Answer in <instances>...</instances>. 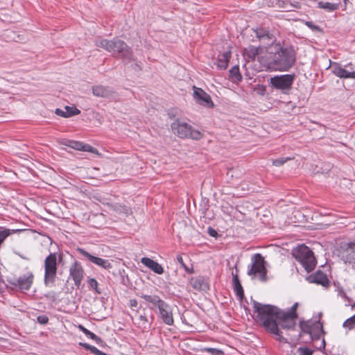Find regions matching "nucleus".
<instances>
[{
	"label": "nucleus",
	"instance_id": "nucleus-33",
	"mask_svg": "<svg viewBox=\"0 0 355 355\" xmlns=\"http://www.w3.org/2000/svg\"><path fill=\"white\" fill-rule=\"evenodd\" d=\"M313 351L308 347H299L297 353L299 355H312Z\"/></svg>",
	"mask_w": 355,
	"mask_h": 355
},
{
	"label": "nucleus",
	"instance_id": "nucleus-11",
	"mask_svg": "<svg viewBox=\"0 0 355 355\" xmlns=\"http://www.w3.org/2000/svg\"><path fill=\"white\" fill-rule=\"evenodd\" d=\"M159 315L163 322L167 325H173L174 320L173 309L169 304L163 301L158 306Z\"/></svg>",
	"mask_w": 355,
	"mask_h": 355
},
{
	"label": "nucleus",
	"instance_id": "nucleus-7",
	"mask_svg": "<svg viewBox=\"0 0 355 355\" xmlns=\"http://www.w3.org/2000/svg\"><path fill=\"white\" fill-rule=\"evenodd\" d=\"M267 270L265 266V261L260 254H255L252 258V264L249 267L248 275L259 276L262 282L266 281Z\"/></svg>",
	"mask_w": 355,
	"mask_h": 355
},
{
	"label": "nucleus",
	"instance_id": "nucleus-23",
	"mask_svg": "<svg viewBox=\"0 0 355 355\" xmlns=\"http://www.w3.org/2000/svg\"><path fill=\"white\" fill-rule=\"evenodd\" d=\"M233 276V285L234 291L237 296H239L241 299L243 297V290L242 286L240 283L237 274L232 273Z\"/></svg>",
	"mask_w": 355,
	"mask_h": 355
},
{
	"label": "nucleus",
	"instance_id": "nucleus-51",
	"mask_svg": "<svg viewBox=\"0 0 355 355\" xmlns=\"http://www.w3.org/2000/svg\"><path fill=\"white\" fill-rule=\"evenodd\" d=\"M262 92H265V87H262Z\"/></svg>",
	"mask_w": 355,
	"mask_h": 355
},
{
	"label": "nucleus",
	"instance_id": "nucleus-3",
	"mask_svg": "<svg viewBox=\"0 0 355 355\" xmlns=\"http://www.w3.org/2000/svg\"><path fill=\"white\" fill-rule=\"evenodd\" d=\"M95 44L111 53L112 55H119L121 57L132 59V53L128 45L122 40L118 38H114L112 40L98 37L95 40Z\"/></svg>",
	"mask_w": 355,
	"mask_h": 355
},
{
	"label": "nucleus",
	"instance_id": "nucleus-6",
	"mask_svg": "<svg viewBox=\"0 0 355 355\" xmlns=\"http://www.w3.org/2000/svg\"><path fill=\"white\" fill-rule=\"evenodd\" d=\"M171 129L174 134L181 138H191L198 140L202 137L200 132L197 130H193L191 125L179 119L175 120L171 123Z\"/></svg>",
	"mask_w": 355,
	"mask_h": 355
},
{
	"label": "nucleus",
	"instance_id": "nucleus-25",
	"mask_svg": "<svg viewBox=\"0 0 355 355\" xmlns=\"http://www.w3.org/2000/svg\"><path fill=\"white\" fill-rule=\"evenodd\" d=\"M230 76L234 82H239L241 80L242 76L240 73L239 67L238 66H234L230 70Z\"/></svg>",
	"mask_w": 355,
	"mask_h": 355
},
{
	"label": "nucleus",
	"instance_id": "nucleus-46",
	"mask_svg": "<svg viewBox=\"0 0 355 355\" xmlns=\"http://www.w3.org/2000/svg\"><path fill=\"white\" fill-rule=\"evenodd\" d=\"M89 334H87V336H89L91 339L94 340L96 338V335L92 331H89Z\"/></svg>",
	"mask_w": 355,
	"mask_h": 355
},
{
	"label": "nucleus",
	"instance_id": "nucleus-19",
	"mask_svg": "<svg viewBox=\"0 0 355 355\" xmlns=\"http://www.w3.org/2000/svg\"><path fill=\"white\" fill-rule=\"evenodd\" d=\"M112 90L105 86L96 85L92 87V93L97 97L107 98L112 94Z\"/></svg>",
	"mask_w": 355,
	"mask_h": 355
},
{
	"label": "nucleus",
	"instance_id": "nucleus-2",
	"mask_svg": "<svg viewBox=\"0 0 355 355\" xmlns=\"http://www.w3.org/2000/svg\"><path fill=\"white\" fill-rule=\"evenodd\" d=\"M268 51L272 54L268 67L275 71H288L295 62V52L293 47H282L279 44H275L268 48Z\"/></svg>",
	"mask_w": 355,
	"mask_h": 355
},
{
	"label": "nucleus",
	"instance_id": "nucleus-38",
	"mask_svg": "<svg viewBox=\"0 0 355 355\" xmlns=\"http://www.w3.org/2000/svg\"><path fill=\"white\" fill-rule=\"evenodd\" d=\"M257 37L259 38V40H265V39L272 40V38H270V35L268 33H263L262 34L259 32H257Z\"/></svg>",
	"mask_w": 355,
	"mask_h": 355
},
{
	"label": "nucleus",
	"instance_id": "nucleus-24",
	"mask_svg": "<svg viewBox=\"0 0 355 355\" xmlns=\"http://www.w3.org/2000/svg\"><path fill=\"white\" fill-rule=\"evenodd\" d=\"M136 323L138 326L141 328L144 331L147 330L150 328V323L147 317L144 315H139L136 318Z\"/></svg>",
	"mask_w": 355,
	"mask_h": 355
},
{
	"label": "nucleus",
	"instance_id": "nucleus-13",
	"mask_svg": "<svg viewBox=\"0 0 355 355\" xmlns=\"http://www.w3.org/2000/svg\"><path fill=\"white\" fill-rule=\"evenodd\" d=\"M331 68L333 73L340 78L355 79V71H349L337 62L331 64Z\"/></svg>",
	"mask_w": 355,
	"mask_h": 355
},
{
	"label": "nucleus",
	"instance_id": "nucleus-4",
	"mask_svg": "<svg viewBox=\"0 0 355 355\" xmlns=\"http://www.w3.org/2000/svg\"><path fill=\"white\" fill-rule=\"evenodd\" d=\"M58 259H62V254L51 252L44 261V283L46 286L53 284L55 280L58 270Z\"/></svg>",
	"mask_w": 355,
	"mask_h": 355
},
{
	"label": "nucleus",
	"instance_id": "nucleus-47",
	"mask_svg": "<svg viewBox=\"0 0 355 355\" xmlns=\"http://www.w3.org/2000/svg\"><path fill=\"white\" fill-rule=\"evenodd\" d=\"M94 340L97 344H101L103 343V340L100 337H98V336H96V338L95 339H94Z\"/></svg>",
	"mask_w": 355,
	"mask_h": 355
},
{
	"label": "nucleus",
	"instance_id": "nucleus-20",
	"mask_svg": "<svg viewBox=\"0 0 355 355\" xmlns=\"http://www.w3.org/2000/svg\"><path fill=\"white\" fill-rule=\"evenodd\" d=\"M309 279L311 282L321 284L323 286H327L329 283L327 275L321 271H317L315 273L311 275Z\"/></svg>",
	"mask_w": 355,
	"mask_h": 355
},
{
	"label": "nucleus",
	"instance_id": "nucleus-43",
	"mask_svg": "<svg viewBox=\"0 0 355 355\" xmlns=\"http://www.w3.org/2000/svg\"><path fill=\"white\" fill-rule=\"evenodd\" d=\"M90 352L95 355H99V354L101 353V350H99L94 346H92V347H91Z\"/></svg>",
	"mask_w": 355,
	"mask_h": 355
},
{
	"label": "nucleus",
	"instance_id": "nucleus-36",
	"mask_svg": "<svg viewBox=\"0 0 355 355\" xmlns=\"http://www.w3.org/2000/svg\"><path fill=\"white\" fill-rule=\"evenodd\" d=\"M82 151H87V152H90V153H98V150L96 148L91 146L90 145H88V144H84L83 145V150Z\"/></svg>",
	"mask_w": 355,
	"mask_h": 355
},
{
	"label": "nucleus",
	"instance_id": "nucleus-41",
	"mask_svg": "<svg viewBox=\"0 0 355 355\" xmlns=\"http://www.w3.org/2000/svg\"><path fill=\"white\" fill-rule=\"evenodd\" d=\"M208 233L211 236L216 237L218 235L217 232L211 227L208 230Z\"/></svg>",
	"mask_w": 355,
	"mask_h": 355
},
{
	"label": "nucleus",
	"instance_id": "nucleus-8",
	"mask_svg": "<svg viewBox=\"0 0 355 355\" xmlns=\"http://www.w3.org/2000/svg\"><path fill=\"white\" fill-rule=\"evenodd\" d=\"M294 80V76L291 74H285L281 76H275L270 78V83L272 87L280 90H288Z\"/></svg>",
	"mask_w": 355,
	"mask_h": 355
},
{
	"label": "nucleus",
	"instance_id": "nucleus-17",
	"mask_svg": "<svg viewBox=\"0 0 355 355\" xmlns=\"http://www.w3.org/2000/svg\"><path fill=\"white\" fill-rule=\"evenodd\" d=\"M276 5L279 8L285 11H291L293 8H300L301 5L298 1L291 2L289 0H277Z\"/></svg>",
	"mask_w": 355,
	"mask_h": 355
},
{
	"label": "nucleus",
	"instance_id": "nucleus-28",
	"mask_svg": "<svg viewBox=\"0 0 355 355\" xmlns=\"http://www.w3.org/2000/svg\"><path fill=\"white\" fill-rule=\"evenodd\" d=\"M64 145L77 150H83L84 144L77 141L69 140Z\"/></svg>",
	"mask_w": 355,
	"mask_h": 355
},
{
	"label": "nucleus",
	"instance_id": "nucleus-16",
	"mask_svg": "<svg viewBox=\"0 0 355 355\" xmlns=\"http://www.w3.org/2000/svg\"><path fill=\"white\" fill-rule=\"evenodd\" d=\"M190 284L197 291H206L209 289V284L203 277L191 278Z\"/></svg>",
	"mask_w": 355,
	"mask_h": 355
},
{
	"label": "nucleus",
	"instance_id": "nucleus-48",
	"mask_svg": "<svg viewBox=\"0 0 355 355\" xmlns=\"http://www.w3.org/2000/svg\"><path fill=\"white\" fill-rule=\"evenodd\" d=\"M214 350H216V349H212V348H209V349H208V351H209V352H211V351H214Z\"/></svg>",
	"mask_w": 355,
	"mask_h": 355
},
{
	"label": "nucleus",
	"instance_id": "nucleus-10",
	"mask_svg": "<svg viewBox=\"0 0 355 355\" xmlns=\"http://www.w3.org/2000/svg\"><path fill=\"white\" fill-rule=\"evenodd\" d=\"M69 276L78 288L80 286L84 277V270L80 263L74 261L69 267Z\"/></svg>",
	"mask_w": 355,
	"mask_h": 355
},
{
	"label": "nucleus",
	"instance_id": "nucleus-42",
	"mask_svg": "<svg viewBox=\"0 0 355 355\" xmlns=\"http://www.w3.org/2000/svg\"><path fill=\"white\" fill-rule=\"evenodd\" d=\"M78 329L82 331L83 332L86 336L87 334H89V330H88L87 329H86L85 327H83L82 324H79L78 325Z\"/></svg>",
	"mask_w": 355,
	"mask_h": 355
},
{
	"label": "nucleus",
	"instance_id": "nucleus-27",
	"mask_svg": "<svg viewBox=\"0 0 355 355\" xmlns=\"http://www.w3.org/2000/svg\"><path fill=\"white\" fill-rule=\"evenodd\" d=\"M113 210L115 211L118 214H124L126 216L131 213L130 209L125 205H121L119 204H114L111 205Z\"/></svg>",
	"mask_w": 355,
	"mask_h": 355
},
{
	"label": "nucleus",
	"instance_id": "nucleus-14",
	"mask_svg": "<svg viewBox=\"0 0 355 355\" xmlns=\"http://www.w3.org/2000/svg\"><path fill=\"white\" fill-rule=\"evenodd\" d=\"M33 281V275L32 272H27L17 279L15 286H17L21 291H28Z\"/></svg>",
	"mask_w": 355,
	"mask_h": 355
},
{
	"label": "nucleus",
	"instance_id": "nucleus-37",
	"mask_svg": "<svg viewBox=\"0 0 355 355\" xmlns=\"http://www.w3.org/2000/svg\"><path fill=\"white\" fill-rule=\"evenodd\" d=\"M305 24L309 27L310 28L311 30L314 31H321L320 28L314 24L312 21H306L305 22Z\"/></svg>",
	"mask_w": 355,
	"mask_h": 355
},
{
	"label": "nucleus",
	"instance_id": "nucleus-29",
	"mask_svg": "<svg viewBox=\"0 0 355 355\" xmlns=\"http://www.w3.org/2000/svg\"><path fill=\"white\" fill-rule=\"evenodd\" d=\"M318 6L320 8L325 9L329 11H333L337 8V6L336 4L329 2L320 1L318 3Z\"/></svg>",
	"mask_w": 355,
	"mask_h": 355
},
{
	"label": "nucleus",
	"instance_id": "nucleus-21",
	"mask_svg": "<svg viewBox=\"0 0 355 355\" xmlns=\"http://www.w3.org/2000/svg\"><path fill=\"white\" fill-rule=\"evenodd\" d=\"M230 57V52L226 51L218 55V59L214 64L218 69H225L228 66Z\"/></svg>",
	"mask_w": 355,
	"mask_h": 355
},
{
	"label": "nucleus",
	"instance_id": "nucleus-15",
	"mask_svg": "<svg viewBox=\"0 0 355 355\" xmlns=\"http://www.w3.org/2000/svg\"><path fill=\"white\" fill-rule=\"evenodd\" d=\"M141 262L146 267L150 268L151 270H153L154 272L162 275L164 273V268L163 267L158 263L157 262L155 261L154 260L148 258V257H143L141 259Z\"/></svg>",
	"mask_w": 355,
	"mask_h": 355
},
{
	"label": "nucleus",
	"instance_id": "nucleus-45",
	"mask_svg": "<svg viewBox=\"0 0 355 355\" xmlns=\"http://www.w3.org/2000/svg\"><path fill=\"white\" fill-rule=\"evenodd\" d=\"M82 346H83L85 349H89L90 351L91 347H92V345H90L87 343H80Z\"/></svg>",
	"mask_w": 355,
	"mask_h": 355
},
{
	"label": "nucleus",
	"instance_id": "nucleus-34",
	"mask_svg": "<svg viewBox=\"0 0 355 355\" xmlns=\"http://www.w3.org/2000/svg\"><path fill=\"white\" fill-rule=\"evenodd\" d=\"M355 324V315L349 318H348L344 323L343 327H348L349 329H351L353 327V326Z\"/></svg>",
	"mask_w": 355,
	"mask_h": 355
},
{
	"label": "nucleus",
	"instance_id": "nucleus-5",
	"mask_svg": "<svg viewBox=\"0 0 355 355\" xmlns=\"http://www.w3.org/2000/svg\"><path fill=\"white\" fill-rule=\"evenodd\" d=\"M293 257L308 272L314 269L316 260L311 250L304 245L297 246L293 250Z\"/></svg>",
	"mask_w": 355,
	"mask_h": 355
},
{
	"label": "nucleus",
	"instance_id": "nucleus-12",
	"mask_svg": "<svg viewBox=\"0 0 355 355\" xmlns=\"http://www.w3.org/2000/svg\"><path fill=\"white\" fill-rule=\"evenodd\" d=\"M193 97L198 103L208 107H214V103L208 94L200 88L193 87Z\"/></svg>",
	"mask_w": 355,
	"mask_h": 355
},
{
	"label": "nucleus",
	"instance_id": "nucleus-1",
	"mask_svg": "<svg viewBox=\"0 0 355 355\" xmlns=\"http://www.w3.org/2000/svg\"><path fill=\"white\" fill-rule=\"evenodd\" d=\"M298 304L295 303L288 311H284L278 307L262 304L257 302H253L254 312L257 313V320L264 328L276 336V339L286 343V339L282 335L280 328L284 330L293 329L296 325L297 317L296 310Z\"/></svg>",
	"mask_w": 355,
	"mask_h": 355
},
{
	"label": "nucleus",
	"instance_id": "nucleus-35",
	"mask_svg": "<svg viewBox=\"0 0 355 355\" xmlns=\"http://www.w3.org/2000/svg\"><path fill=\"white\" fill-rule=\"evenodd\" d=\"M177 260L181 264V266L185 269V270L189 272V273H192L193 272V270H190L187 266L186 264L184 263V261H183V259L182 257V256L180 255H178L177 257Z\"/></svg>",
	"mask_w": 355,
	"mask_h": 355
},
{
	"label": "nucleus",
	"instance_id": "nucleus-18",
	"mask_svg": "<svg viewBox=\"0 0 355 355\" xmlns=\"http://www.w3.org/2000/svg\"><path fill=\"white\" fill-rule=\"evenodd\" d=\"M344 261L352 266L355 269V244H351L347 248L345 254L343 255Z\"/></svg>",
	"mask_w": 355,
	"mask_h": 355
},
{
	"label": "nucleus",
	"instance_id": "nucleus-49",
	"mask_svg": "<svg viewBox=\"0 0 355 355\" xmlns=\"http://www.w3.org/2000/svg\"><path fill=\"white\" fill-rule=\"evenodd\" d=\"M14 40H15L17 42H20L21 41V40L19 38V39H16L15 37H14Z\"/></svg>",
	"mask_w": 355,
	"mask_h": 355
},
{
	"label": "nucleus",
	"instance_id": "nucleus-30",
	"mask_svg": "<svg viewBox=\"0 0 355 355\" xmlns=\"http://www.w3.org/2000/svg\"><path fill=\"white\" fill-rule=\"evenodd\" d=\"M64 109L66 110V112L67 113V116H68L69 117L77 115L80 112L79 110L74 107L66 106Z\"/></svg>",
	"mask_w": 355,
	"mask_h": 355
},
{
	"label": "nucleus",
	"instance_id": "nucleus-32",
	"mask_svg": "<svg viewBox=\"0 0 355 355\" xmlns=\"http://www.w3.org/2000/svg\"><path fill=\"white\" fill-rule=\"evenodd\" d=\"M88 284L89 285L90 288L94 289L96 293H98V294L101 293V291L98 289V284L95 279H94V278L89 279Z\"/></svg>",
	"mask_w": 355,
	"mask_h": 355
},
{
	"label": "nucleus",
	"instance_id": "nucleus-26",
	"mask_svg": "<svg viewBox=\"0 0 355 355\" xmlns=\"http://www.w3.org/2000/svg\"><path fill=\"white\" fill-rule=\"evenodd\" d=\"M141 297L146 302H150L157 307L159 304L164 301L157 295H142Z\"/></svg>",
	"mask_w": 355,
	"mask_h": 355
},
{
	"label": "nucleus",
	"instance_id": "nucleus-31",
	"mask_svg": "<svg viewBox=\"0 0 355 355\" xmlns=\"http://www.w3.org/2000/svg\"><path fill=\"white\" fill-rule=\"evenodd\" d=\"M292 157H280L272 160V164L275 166H280L288 160H291Z\"/></svg>",
	"mask_w": 355,
	"mask_h": 355
},
{
	"label": "nucleus",
	"instance_id": "nucleus-50",
	"mask_svg": "<svg viewBox=\"0 0 355 355\" xmlns=\"http://www.w3.org/2000/svg\"><path fill=\"white\" fill-rule=\"evenodd\" d=\"M348 0H343V2L345 3V4H347Z\"/></svg>",
	"mask_w": 355,
	"mask_h": 355
},
{
	"label": "nucleus",
	"instance_id": "nucleus-39",
	"mask_svg": "<svg viewBox=\"0 0 355 355\" xmlns=\"http://www.w3.org/2000/svg\"><path fill=\"white\" fill-rule=\"evenodd\" d=\"M48 318L45 315H40L37 317V321L42 324H46L48 322Z\"/></svg>",
	"mask_w": 355,
	"mask_h": 355
},
{
	"label": "nucleus",
	"instance_id": "nucleus-9",
	"mask_svg": "<svg viewBox=\"0 0 355 355\" xmlns=\"http://www.w3.org/2000/svg\"><path fill=\"white\" fill-rule=\"evenodd\" d=\"M76 250L80 255L95 265L106 270H110L112 268V265L110 260L94 256L80 248H78Z\"/></svg>",
	"mask_w": 355,
	"mask_h": 355
},
{
	"label": "nucleus",
	"instance_id": "nucleus-40",
	"mask_svg": "<svg viewBox=\"0 0 355 355\" xmlns=\"http://www.w3.org/2000/svg\"><path fill=\"white\" fill-rule=\"evenodd\" d=\"M55 114L58 116H63V117H69L68 116H67V112H66V110L64 111L61 109H59V108H57L55 110Z\"/></svg>",
	"mask_w": 355,
	"mask_h": 355
},
{
	"label": "nucleus",
	"instance_id": "nucleus-22",
	"mask_svg": "<svg viewBox=\"0 0 355 355\" xmlns=\"http://www.w3.org/2000/svg\"><path fill=\"white\" fill-rule=\"evenodd\" d=\"M263 49L260 47H255L253 46H249L248 49H245L244 51V54L248 58L254 60L257 58H259V55L262 52Z\"/></svg>",
	"mask_w": 355,
	"mask_h": 355
},
{
	"label": "nucleus",
	"instance_id": "nucleus-44",
	"mask_svg": "<svg viewBox=\"0 0 355 355\" xmlns=\"http://www.w3.org/2000/svg\"><path fill=\"white\" fill-rule=\"evenodd\" d=\"M130 306L131 307H136L137 306V301L136 300H130Z\"/></svg>",
	"mask_w": 355,
	"mask_h": 355
}]
</instances>
